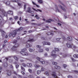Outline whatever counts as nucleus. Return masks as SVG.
Segmentation results:
<instances>
[{
  "label": "nucleus",
  "mask_w": 78,
  "mask_h": 78,
  "mask_svg": "<svg viewBox=\"0 0 78 78\" xmlns=\"http://www.w3.org/2000/svg\"><path fill=\"white\" fill-rule=\"evenodd\" d=\"M23 29V28L22 27H21L18 29L17 30H14L12 33L9 34V37H11V36H12V37H15L16 36V35L17 34V32L18 31H21V30H22Z\"/></svg>",
  "instance_id": "nucleus-1"
},
{
  "label": "nucleus",
  "mask_w": 78,
  "mask_h": 78,
  "mask_svg": "<svg viewBox=\"0 0 78 78\" xmlns=\"http://www.w3.org/2000/svg\"><path fill=\"white\" fill-rule=\"evenodd\" d=\"M26 50L27 49L26 48H24L22 49L21 51L20 52L21 54L24 56H28V53L25 52V51H26Z\"/></svg>",
  "instance_id": "nucleus-2"
},
{
  "label": "nucleus",
  "mask_w": 78,
  "mask_h": 78,
  "mask_svg": "<svg viewBox=\"0 0 78 78\" xmlns=\"http://www.w3.org/2000/svg\"><path fill=\"white\" fill-rule=\"evenodd\" d=\"M37 60H38L40 62H41V64H48V62H45L44 61H43V60H42V59H41V58H39L38 57H37Z\"/></svg>",
  "instance_id": "nucleus-3"
},
{
  "label": "nucleus",
  "mask_w": 78,
  "mask_h": 78,
  "mask_svg": "<svg viewBox=\"0 0 78 78\" xmlns=\"http://www.w3.org/2000/svg\"><path fill=\"white\" fill-rule=\"evenodd\" d=\"M56 53V51H51V55L52 56H54V57H56L57 56V55H56L55 54Z\"/></svg>",
  "instance_id": "nucleus-4"
},
{
  "label": "nucleus",
  "mask_w": 78,
  "mask_h": 78,
  "mask_svg": "<svg viewBox=\"0 0 78 78\" xmlns=\"http://www.w3.org/2000/svg\"><path fill=\"white\" fill-rule=\"evenodd\" d=\"M17 44H16L15 46H13V47L12 48V50H13L14 51L15 50H16V48H17V47H18V46H17Z\"/></svg>",
  "instance_id": "nucleus-5"
},
{
  "label": "nucleus",
  "mask_w": 78,
  "mask_h": 78,
  "mask_svg": "<svg viewBox=\"0 0 78 78\" xmlns=\"http://www.w3.org/2000/svg\"><path fill=\"white\" fill-rule=\"evenodd\" d=\"M0 11L2 12L4 16H7V13L5 12V10H4L0 9Z\"/></svg>",
  "instance_id": "nucleus-6"
},
{
  "label": "nucleus",
  "mask_w": 78,
  "mask_h": 78,
  "mask_svg": "<svg viewBox=\"0 0 78 78\" xmlns=\"http://www.w3.org/2000/svg\"><path fill=\"white\" fill-rule=\"evenodd\" d=\"M54 20L53 19H49L48 20H46V22L47 23H51V22H53Z\"/></svg>",
  "instance_id": "nucleus-7"
},
{
  "label": "nucleus",
  "mask_w": 78,
  "mask_h": 78,
  "mask_svg": "<svg viewBox=\"0 0 78 78\" xmlns=\"http://www.w3.org/2000/svg\"><path fill=\"white\" fill-rule=\"evenodd\" d=\"M51 75L53 76L55 78H58V76L56 75V73L55 72H53Z\"/></svg>",
  "instance_id": "nucleus-8"
},
{
  "label": "nucleus",
  "mask_w": 78,
  "mask_h": 78,
  "mask_svg": "<svg viewBox=\"0 0 78 78\" xmlns=\"http://www.w3.org/2000/svg\"><path fill=\"white\" fill-rule=\"evenodd\" d=\"M43 44L44 45H50V42H47L44 41L43 42Z\"/></svg>",
  "instance_id": "nucleus-9"
},
{
  "label": "nucleus",
  "mask_w": 78,
  "mask_h": 78,
  "mask_svg": "<svg viewBox=\"0 0 78 78\" xmlns=\"http://www.w3.org/2000/svg\"><path fill=\"white\" fill-rule=\"evenodd\" d=\"M11 71L10 70H8L7 72V74L8 76H10L11 75Z\"/></svg>",
  "instance_id": "nucleus-10"
},
{
  "label": "nucleus",
  "mask_w": 78,
  "mask_h": 78,
  "mask_svg": "<svg viewBox=\"0 0 78 78\" xmlns=\"http://www.w3.org/2000/svg\"><path fill=\"white\" fill-rule=\"evenodd\" d=\"M58 7L60 8H61L62 10H63V11H66V9H64V8L62 7V6L61 5H58Z\"/></svg>",
  "instance_id": "nucleus-11"
},
{
  "label": "nucleus",
  "mask_w": 78,
  "mask_h": 78,
  "mask_svg": "<svg viewBox=\"0 0 78 78\" xmlns=\"http://www.w3.org/2000/svg\"><path fill=\"white\" fill-rule=\"evenodd\" d=\"M58 6L56 5H55V11L56 12H61L59 10V9H58V8H57Z\"/></svg>",
  "instance_id": "nucleus-12"
},
{
  "label": "nucleus",
  "mask_w": 78,
  "mask_h": 78,
  "mask_svg": "<svg viewBox=\"0 0 78 78\" xmlns=\"http://www.w3.org/2000/svg\"><path fill=\"white\" fill-rule=\"evenodd\" d=\"M54 68L55 69H60V66H55Z\"/></svg>",
  "instance_id": "nucleus-13"
},
{
  "label": "nucleus",
  "mask_w": 78,
  "mask_h": 78,
  "mask_svg": "<svg viewBox=\"0 0 78 78\" xmlns=\"http://www.w3.org/2000/svg\"><path fill=\"white\" fill-rule=\"evenodd\" d=\"M31 46H32L31 45L29 44H26V47L27 48H29V47H31Z\"/></svg>",
  "instance_id": "nucleus-14"
},
{
  "label": "nucleus",
  "mask_w": 78,
  "mask_h": 78,
  "mask_svg": "<svg viewBox=\"0 0 78 78\" xmlns=\"http://www.w3.org/2000/svg\"><path fill=\"white\" fill-rule=\"evenodd\" d=\"M67 39L69 41H72V38L71 37H68Z\"/></svg>",
  "instance_id": "nucleus-15"
},
{
  "label": "nucleus",
  "mask_w": 78,
  "mask_h": 78,
  "mask_svg": "<svg viewBox=\"0 0 78 78\" xmlns=\"http://www.w3.org/2000/svg\"><path fill=\"white\" fill-rule=\"evenodd\" d=\"M73 56L75 58H78V55L77 54H74Z\"/></svg>",
  "instance_id": "nucleus-16"
},
{
  "label": "nucleus",
  "mask_w": 78,
  "mask_h": 78,
  "mask_svg": "<svg viewBox=\"0 0 78 78\" xmlns=\"http://www.w3.org/2000/svg\"><path fill=\"white\" fill-rule=\"evenodd\" d=\"M13 58L15 59H16L17 61H18V60H19V58L17 57V56H16V55H14L13 56Z\"/></svg>",
  "instance_id": "nucleus-17"
},
{
  "label": "nucleus",
  "mask_w": 78,
  "mask_h": 78,
  "mask_svg": "<svg viewBox=\"0 0 78 78\" xmlns=\"http://www.w3.org/2000/svg\"><path fill=\"white\" fill-rule=\"evenodd\" d=\"M67 45L68 48H72V45H71L69 43H67Z\"/></svg>",
  "instance_id": "nucleus-18"
},
{
  "label": "nucleus",
  "mask_w": 78,
  "mask_h": 78,
  "mask_svg": "<svg viewBox=\"0 0 78 78\" xmlns=\"http://www.w3.org/2000/svg\"><path fill=\"white\" fill-rule=\"evenodd\" d=\"M27 67H31L32 66V64L31 63H27Z\"/></svg>",
  "instance_id": "nucleus-19"
},
{
  "label": "nucleus",
  "mask_w": 78,
  "mask_h": 78,
  "mask_svg": "<svg viewBox=\"0 0 78 78\" xmlns=\"http://www.w3.org/2000/svg\"><path fill=\"white\" fill-rule=\"evenodd\" d=\"M32 9L37 12L38 11H39L40 12H42V10H39V9H37V10H36L35 9H34V8H32Z\"/></svg>",
  "instance_id": "nucleus-20"
},
{
  "label": "nucleus",
  "mask_w": 78,
  "mask_h": 78,
  "mask_svg": "<svg viewBox=\"0 0 78 78\" xmlns=\"http://www.w3.org/2000/svg\"><path fill=\"white\" fill-rule=\"evenodd\" d=\"M24 20H25V21H26V22L27 25H28V24H29L30 22L29 21H27V20H28L27 19H25Z\"/></svg>",
  "instance_id": "nucleus-21"
},
{
  "label": "nucleus",
  "mask_w": 78,
  "mask_h": 78,
  "mask_svg": "<svg viewBox=\"0 0 78 78\" xmlns=\"http://www.w3.org/2000/svg\"><path fill=\"white\" fill-rule=\"evenodd\" d=\"M31 9L30 7H28L27 8V11L28 12H31Z\"/></svg>",
  "instance_id": "nucleus-22"
},
{
  "label": "nucleus",
  "mask_w": 78,
  "mask_h": 78,
  "mask_svg": "<svg viewBox=\"0 0 78 78\" xmlns=\"http://www.w3.org/2000/svg\"><path fill=\"white\" fill-rule=\"evenodd\" d=\"M8 14H12L13 13H12V11H9L8 12Z\"/></svg>",
  "instance_id": "nucleus-23"
},
{
  "label": "nucleus",
  "mask_w": 78,
  "mask_h": 78,
  "mask_svg": "<svg viewBox=\"0 0 78 78\" xmlns=\"http://www.w3.org/2000/svg\"><path fill=\"white\" fill-rule=\"evenodd\" d=\"M5 4H6V5H8L9 6V4H10V2L8 1L5 2Z\"/></svg>",
  "instance_id": "nucleus-24"
},
{
  "label": "nucleus",
  "mask_w": 78,
  "mask_h": 78,
  "mask_svg": "<svg viewBox=\"0 0 78 78\" xmlns=\"http://www.w3.org/2000/svg\"><path fill=\"white\" fill-rule=\"evenodd\" d=\"M44 71H45V69L43 67H42L41 69V72H44Z\"/></svg>",
  "instance_id": "nucleus-25"
},
{
  "label": "nucleus",
  "mask_w": 78,
  "mask_h": 78,
  "mask_svg": "<svg viewBox=\"0 0 78 78\" xmlns=\"http://www.w3.org/2000/svg\"><path fill=\"white\" fill-rule=\"evenodd\" d=\"M34 67L36 68H38V67H40V66H39V65H34Z\"/></svg>",
  "instance_id": "nucleus-26"
},
{
  "label": "nucleus",
  "mask_w": 78,
  "mask_h": 78,
  "mask_svg": "<svg viewBox=\"0 0 78 78\" xmlns=\"http://www.w3.org/2000/svg\"><path fill=\"white\" fill-rule=\"evenodd\" d=\"M43 50L42 49H40L38 50V51L39 52H43Z\"/></svg>",
  "instance_id": "nucleus-27"
},
{
  "label": "nucleus",
  "mask_w": 78,
  "mask_h": 78,
  "mask_svg": "<svg viewBox=\"0 0 78 78\" xmlns=\"http://www.w3.org/2000/svg\"><path fill=\"white\" fill-rule=\"evenodd\" d=\"M57 62H52V64L53 65H56L57 64Z\"/></svg>",
  "instance_id": "nucleus-28"
},
{
  "label": "nucleus",
  "mask_w": 78,
  "mask_h": 78,
  "mask_svg": "<svg viewBox=\"0 0 78 78\" xmlns=\"http://www.w3.org/2000/svg\"><path fill=\"white\" fill-rule=\"evenodd\" d=\"M7 65L8 64L7 63H5L4 65V67H7Z\"/></svg>",
  "instance_id": "nucleus-29"
},
{
  "label": "nucleus",
  "mask_w": 78,
  "mask_h": 78,
  "mask_svg": "<svg viewBox=\"0 0 78 78\" xmlns=\"http://www.w3.org/2000/svg\"><path fill=\"white\" fill-rule=\"evenodd\" d=\"M75 73H76V74H78V70H74L73 71Z\"/></svg>",
  "instance_id": "nucleus-30"
},
{
  "label": "nucleus",
  "mask_w": 78,
  "mask_h": 78,
  "mask_svg": "<svg viewBox=\"0 0 78 78\" xmlns=\"http://www.w3.org/2000/svg\"><path fill=\"white\" fill-rule=\"evenodd\" d=\"M40 73H41L40 70H38L37 71V75H39V74H40Z\"/></svg>",
  "instance_id": "nucleus-31"
},
{
  "label": "nucleus",
  "mask_w": 78,
  "mask_h": 78,
  "mask_svg": "<svg viewBox=\"0 0 78 78\" xmlns=\"http://www.w3.org/2000/svg\"><path fill=\"white\" fill-rule=\"evenodd\" d=\"M38 2L40 3H42L43 1H42V0H39L38 1Z\"/></svg>",
  "instance_id": "nucleus-32"
},
{
  "label": "nucleus",
  "mask_w": 78,
  "mask_h": 78,
  "mask_svg": "<svg viewBox=\"0 0 78 78\" xmlns=\"http://www.w3.org/2000/svg\"><path fill=\"white\" fill-rule=\"evenodd\" d=\"M12 73L14 74L15 75H17V73H16V72L14 71H13Z\"/></svg>",
  "instance_id": "nucleus-33"
},
{
  "label": "nucleus",
  "mask_w": 78,
  "mask_h": 78,
  "mask_svg": "<svg viewBox=\"0 0 78 78\" xmlns=\"http://www.w3.org/2000/svg\"><path fill=\"white\" fill-rule=\"evenodd\" d=\"M29 77L30 78H34V76H33L32 75H29Z\"/></svg>",
  "instance_id": "nucleus-34"
},
{
  "label": "nucleus",
  "mask_w": 78,
  "mask_h": 78,
  "mask_svg": "<svg viewBox=\"0 0 78 78\" xmlns=\"http://www.w3.org/2000/svg\"><path fill=\"white\" fill-rule=\"evenodd\" d=\"M35 17H36L37 19H39V17L38 16V15H35Z\"/></svg>",
  "instance_id": "nucleus-35"
},
{
  "label": "nucleus",
  "mask_w": 78,
  "mask_h": 78,
  "mask_svg": "<svg viewBox=\"0 0 78 78\" xmlns=\"http://www.w3.org/2000/svg\"><path fill=\"white\" fill-rule=\"evenodd\" d=\"M29 51H30V52H32V51H33V49H31V48H29Z\"/></svg>",
  "instance_id": "nucleus-36"
},
{
  "label": "nucleus",
  "mask_w": 78,
  "mask_h": 78,
  "mask_svg": "<svg viewBox=\"0 0 78 78\" xmlns=\"http://www.w3.org/2000/svg\"><path fill=\"white\" fill-rule=\"evenodd\" d=\"M55 51H59V50L58 48H55Z\"/></svg>",
  "instance_id": "nucleus-37"
},
{
  "label": "nucleus",
  "mask_w": 78,
  "mask_h": 78,
  "mask_svg": "<svg viewBox=\"0 0 78 78\" xmlns=\"http://www.w3.org/2000/svg\"><path fill=\"white\" fill-rule=\"evenodd\" d=\"M12 2H17V0H11Z\"/></svg>",
  "instance_id": "nucleus-38"
},
{
  "label": "nucleus",
  "mask_w": 78,
  "mask_h": 78,
  "mask_svg": "<svg viewBox=\"0 0 78 78\" xmlns=\"http://www.w3.org/2000/svg\"><path fill=\"white\" fill-rule=\"evenodd\" d=\"M28 71L29 72H30V73H32V70L30 69H28Z\"/></svg>",
  "instance_id": "nucleus-39"
},
{
  "label": "nucleus",
  "mask_w": 78,
  "mask_h": 78,
  "mask_svg": "<svg viewBox=\"0 0 78 78\" xmlns=\"http://www.w3.org/2000/svg\"><path fill=\"white\" fill-rule=\"evenodd\" d=\"M56 40L57 41H60V42H61V41H60V38H56Z\"/></svg>",
  "instance_id": "nucleus-40"
},
{
  "label": "nucleus",
  "mask_w": 78,
  "mask_h": 78,
  "mask_svg": "<svg viewBox=\"0 0 78 78\" xmlns=\"http://www.w3.org/2000/svg\"><path fill=\"white\" fill-rule=\"evenodd\" d=\"M28 41H29L30 42H33V41H34V40L33 39H31Z\"/></svg>",
  "instance_id": "nucleus-41"
},
{
  "label": "nucleus",
  "mask_w": 78,
  "mask_h": 78,
  "mask_svg": "<svg viewBox=\"0 0 78 78\" xmlns=\"http://www.w3.org/2000/svg\"><path fill=\"white\" fill-rule=\"evenodd\" d=\"M17 41L16 40H15L13 41V44H16Z\"/></svg>",
  "instance_id": "nucleus-42"
},
{
  "label": "nucleus",
  "mask_w": 78,
  "mask_h": 78,
  "mask_svg": "<svg viewBox=\"0 0 78 78\" xmlns=\"http://www.w3.org/2000/svg\"><path fill=\"white\" fill-rule=\"evenodd\" d=\"M22 66L23 67H26V66H27V65L25 63H23L22 64Z\"/></svg>",
  "instance_id": "nucleus-43"
},
{
  "label": "nucleus",
  "mask_w": 78,
  "mask_h": 78,
  "mask_svg": "<svg viewBox=\"0 0 78 78\" xmlns=\"http://www.w3.org/2000/svg\"><path fill=\"white\" fill-rule=\"evenodd\" d=\"M68 78H73V77H72V76H68Z\"/></svg>",
  "instance_id": "nucleus-44"
},
{
  "label": "nucleus",
  "mask_w": 78,
  "mask_h": 78,
  "mask_svg": "<svg viewBox=\"0 0 78 78\" xmlns=\"http://www.w3.org/2000/svg\"><path fill=\"white\" fill-rule=\"evenodd\" d=\"M47 34L48 36H49V35H51V32H48L47 33Z\"/></svg>",
  "instance_id": "nucleus-45"
},
{
  "label": "nucleus",
  "mask_w": 78,
  "mask_h": 78,
  "mask_svg": "<svg viewBox=\"0 0 78 78\" xmlns=\"http://www.w3.org/2000/svg\"><path fill=\"white\" fill-rule=\"evenodd\" d=\"M2 36H4V34H3V33H4V31H3V30H2Z\"/></svg>",
  "instance_id": "nucleus-46"
},
{
  "label": "nucleus",
  "mask_w": 78,
  "mask_h": 78,
  "mask_svg": "<svg viewBox=\"0 0 78 78\" xmlns=\"http://www.w3.org/2000/svg\"><path fill=\"white\" fill-rule=\"evenodd\" d=\"M21 69L22 70H24V71L25 70V69H24L23 68V67L22 66H21Z\"/></svg>",
  "instance_id": "nucleus-47"
},
{
  "label": "nucleus",
  "mask_w": 78,
  "mask_h": 78,
  "mask_svg": "<svg viewBox=\"0 0 78 78\" xmlns=\"http://www.w3.org/2000/svg\"><path fill=\"white\" fill-rule=\"evenodd\" d=\"M63 67H64V68H66V67H67V65H65V64H64L63 65Z\"/></svg>",
  "instance_id": "nucleus-48"
},
{
  "label": "nucleus",
  "mask_w": 78,
  "mask_h": 78,
  "mask_svg": "<svg viewBox=\"0 0 78 78\" xmlns=\"http://www.w3.org/2000/svg\"><path fill=\"white\" fill-rule=\"evenodd\" d=\"M19 66L18 65H16V69H17V68H18V67H19Z\"/></svg>",
  "instance_id": "nucleus-49"
},
{
  "label": "nucleus",
  "mask_w": 78,
  "mask_h": 78,
  "mask_svg": "<svg viewBox=\"0 0 78 78\" xmlns=\"http://www.w3.org/2000/svg\"><path fill=\"white\" fill-rule=\"evenodd\" d=\"M45 50L47 51H49V49L48 48H46Z\"/></svg>",
  "instance_id": "nucleus-50"
},
{
  "label": "nucleus",
  "mask_w": 78,
  "mask_h": 78,
  "mask_svg": "<svg viewBox=\"0 0 78 78\" xmlns=\"http://www.w3.org/2000/svg\"><path fill=\"white\" fill-rule=\"evenodd\" d=\"M37 48H41V46H39V45H37Z\"/></svg>",
  "instance_id": "nucleus-51"
},
{
  "label": "nucleus",
  "mask_w": 78,
  "mask_h": 78,
  "mask_svg": "<svg viewBox=\"0 0 78 78\" xmlns=\"http://www.w3.org/2000/svg\"><path fill=\"white\" fill-rule=\"evenodd\" d=\"M10 68L12 69H13V66L12 65H11L10 66Z\"/></svg>",
  "instance_id": "nucleus-52"
},
{
  "label": "nucleus",
  "mask_w": 78,
  "mask_h": 78,
  "mask_svg": "<svg viewBox=\"0 0 78 78\" xmlns=\"http://www.w3.org/2000/svg\"><path fill=\"white\" fill-rule=\"evenodd\" d=\"M18 6H21V4H20V3L19 2H18Z\"/></svg>",
  "instance_id": "nucleus-53"
},
{
  "label": "nucleus",
  "mask_w": 78,
  "mask_h": 78,
  "mask_svg": "<svg viewBox=\"0 0 78 78\" xmlns=\"http://www.w3.org/2000/svg\"><path fill=\"white\" fill-rule=\"evenodd\" d=\"M21 73L23 74V75H25V73H24L23 71H22L21 72Z\"/></svg>",
  "instance_id": "nucleus-54"
},
{
  "label": "nucleus",
  "mask_w": 78,
  "mask_h": 78,
  "mask_svg": "<svg viewBox=\"0 0 78 78\" xmlns=\"http://www.w3.org/2000/svg\"><path fill=\"white\" fill-rule=\"evenodd\" d=\"M46 74L47 75H48V72L47 71H46Z\"/></svg>",
  "instance_id": "nucleus-55"
},
{
  "label": "nucleus",
  "mask_w": 78,
  "mask_h": 78,
  "mask_svg": "<svg viewBox=\"0 0 78 78\" xmlns=\"http://www.w3.org/2000/svg\"><path fill=\"white\" fill-rule=\"evenodd\" d=\"M71 58V59L72 61H75V60L74 59V58Z\"/></svg>",
  "instance_id": "nucleus-56"
},
{
  "label": "nucleus",
  "mask_w": 78,
  "mask_h": 78,
  "mask_svg": "<svg viewBox=\"0 0 78 78\" xmlns=\"http://www.w3.org/2000/svg\"><path fill=\"white\" fill-rule=\"evenodd\" d=\"M47 53H45V54H44V56L46 57L47 56Z\"/></svg>",
  "instance_id": "nucleus-57"
},
{
  "label": "nucleus",
  "mask_w": 78,
  "mask_h": 78,
  "mask_svg": "<svg viewBox=\"0 0 78 78\" xmlns=\"http://www.w3.org/2000/svg\"><path fill=\"white\" fill-rule=\"evenodd\" d=\"M32 3L34 5H36V4L33 2H32Z\"/></svg>",
  "instance_id": "nucleus-58"
},
{
  "label": "nucleus",
  "mask_w": 78,
  "mask_h": 78,
  "mask_svg": "<svg viewBox=\"0 0 78 78\" xmlns=\"http://www.w3.org/2000/svg\"><path fill=\"white\" fill-rule=\"evenodd\" d=\"M36 6L37 7V8H39V6L37 4H36Z\"/></svg>",
  "instance_id": "nucleus-59"
},
{
  "label": "nucleus",
  "mask_w": 78,
  "mask_h": 78,
  "mask_svg": "<svg viewBox=\"0 0 78 78\" xmlns=\"http://www.w3.org/2000/svg\"><path fill=\"white\" fill-rule=\"evenodd\" d=\"M29 13H31L32 14H34V11H31V12H29Z\"/></svg>",
  "instance_id": "nucleus-60"
},
{
  "label": "nucleus",
  "mask_w": 78,
  "mask_h": 78,
  "mask_svg": "<svg viewBox=\"0 0 78 78\" xmlns=\"http://www.w3.org/2000/svg\"><path fill=\"white\" fill-rule=\"evenodd\" d=\"M17 18H18V17L17 16H16L15 17L14 19H15V20H16V19H17Z\"/></svg>",
  "instance_id": "nucleus-61"
},
{
  "label": "nucleus",
  "mask_w": 78,
  "mask_h": 78,
  "mask_svg": "<svg viewBox=\"0 0 78 78\" xmlns=\"http://www.w3.org/2000/svg\"><path fill=\"white\" fill-rule=\"evenodd\" d=\"M73 48H76V47L75 46H74V45L73 46Z\"/></svg>",
  "instance_id": "nucleus-62"
},
{
  "label": "nucleus",
  "mask_w": 78,
  "mask_h": 78,
  "mask_svg": "<svg viewBox=\"0 0 78 78\" xmlns=\"http://www.w3.org/2000/svg\"><path fill=\"white\" fill-rule=\"evenodd\" d=\"M13 78H17V77H16V76H13Z\"/></svg>",
  "instance_id": "nucleus-63"
},
{
  "label": "nucleus",
  "mask_w": 78,
  "mask_h": 78,
  "mask_svg": "<svg viewBox=\"0 0 78 78\" xmlns=\"http://www.w3.org/2000/svg\"><path fill=\"white\" fill-rule=\"evenodd\" d=\"M18 78H22V76H19V77Z\"/></svg>",
  "instance_id": "nucleus-64"
}]
</instances>
